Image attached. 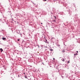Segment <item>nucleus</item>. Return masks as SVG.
<instances>
[{
  "instance_id": "f257e3e1",
  "label": "nucleus",
  "mask_w": 80,
  "mask_h": 80,
  "mask_svg": "<svg viewBox=\"0 0 80 80\" xmlns=\"http://www.w3.org/2000/svg\"><path fill=\"white\" fill-rule=\"evenodd\" d=\"M2 40H6V38H2Z\"/></svg>"
},
{
  "instance_id": "f03ea898",
  "label": "nucleus",
  "mask_w": 80,
  "mask_h": 80,
  "mask_svg": "<svg viewBox=\"0 0 80 80\" xmlns=\"http://www.w3.org/2000/svg\"><path fill=\"white\" fill-rule=\"evenodd\" d=\"M65 52V51L64 50H63L62 51V53H64Z\"/></svg>"
},
{
  "instance_id": "6e6552de",
  "label": "nucleus",
  "mask_w": 80,
  "mask_h": 80,
  "mask_svg": "<svg viewBox=\"0 0 80 80\" xmlns=\"http://www.w3.org/2000/svg\"><path fill=\"white\" fill-rule=\"evenodd\" d=\"M38 48H40V46H39V45H38Z\"/></svg>"
},
{
  "instance_id": "4468645a",
  "label": "nucleus",
  "mask_w": 80,
  "mask_h": 80,
  "mask_svg": "<svg viewBox=\"0 0 80 80\" xmlns=\"http://www.w3.org/2000/svg\"><path fill=\"white\" fill-rule=\"evenodd\" d=\"M41 24H43V23H41Z\"/></svg>"
},
{
  "instance_id": "7ed1b4c3",
  "label": "nucleus",
  "mask_w": 80,
  "mask_h": 80,
  "mask_svg": "<svg viewBox=\"0 0 80 80\" xmlns=\"http://www.w3.org/2000/svg\"><path fill=\"white\" fill-rule=\"evenodd\" d=\"M0 50H1V52H2V51H3V49H2V48L0 49Z\"/></svg>"
},
{
  "instance_id": "9d476101",
  "label": "nucleus",
  "mask_w": 80,
  "mask_h": 80,
  "mask_svg": "<svg viewBox=\"0 0 80 80\" xmlns=\"http://www.w3.org/2000/svg\"><path fill=\"white\" fill-rule=\"evenodd\" d=\"M68 63H70V61H68Z\"/></svg>"
},
{
  "instance_id": "1a4fd4ad",
  "label": "nucleus",
  "mask_w": 80,
  "mask_h": 80,
  "mask_svg": "<svg viewBox=\"0 0 80 80\" xmlns=\"http://www.w3.org/2000/svg\"><path fill=\"white\" fill-rule=\"evenodd\" d=\"M50 51H53V49H50Z\"/></svg>"
},
{
  "instance_id": "9b49d317",
  "label": "nucleus",
  "mask_w": 80,
  "mask_h": 80,
  "mask_svg": "<svg viewBox=\"0 0 80 80\" xmlns=\"http://www.w3.org/2000/svg\"><path fill=\"white\" fill-rule=\"evenodd\" d=\"M18 41H20V40L19 39H18Z\"/></svg>"
},
{
  "instance_id": "ddd939ff",
  "label": "nucleus",
  "mask_w": 80,
  "mask_h": 80,
  "mask_svg": "<svg viewBox=\"0 0 80 80\" xmlns=\"http://www.w3.org/2000/svg\"><path fill=\"white\" fill-rule=\"evenodd\" d=\"M55 58H53V60H55Z\"/></svg>"
},
{
  "instance_id": "39448f33",
  "label": "nucleus",
  "mask_w": 80,
  "mask_h": 80,
  "mask_svg": "<svg viewBox=\"0 0 80 80\" xmlns=\"http://www.w3.org/2000/svg\"><path fill=\"white\" fill-rule=\"evenodd\" d=\"M78 55V54L77 53H76V54H74V55Z\"/></svg>"
},
{
  "instance_id": "20e7f679",
  "label": "nucleus",
  "mask_w": 80,
  "mask_h": 80,
  "mask_svg": "<svg viewBox=\"0 0 80 80\" xmlns=\"http://www.w3.org/2000/svg\"><path fill=\"white\" fill-rule=\"evenodd\" d=\"M62 62H65V59L63 58L62 59Z\"/></svg>"
},
{
  "instance_id": "0eeeda50",
  "label": "nucleus",
  "mask_w": 80,
  "mask_h": 80,
  "mask_svg": "<svg viewBox=\"0 0 80 80\" xmlns=\"http://www.w3.org/2000/svg\"><path fill=\"white\" fill-rule=\"evenodd\" d=\"M43 1L44 2H45V1H47V0H43Z\"/></svg>"
},
{
  "instance_id": "2eb2a0df",
  "label": "nucleus",
  "mask_w": 80,
  "mask_h": 80,
  "mask_svg": "<svg viewBox=\"0 0 80 80\" xmlns=\"http://www.w3.org/2000/svg\"><path fill=\"white\" fill-rule=\"evenodd\" d=\"M55 18H56V17L55 16L54 17Z\"/></svg>"
},
{
  "instance_id": "423d86ee",
  "label": "nucleus",
  "mask_w": 80,
  "mask_h": 80,
  "mask_svg": "<svg viewBox=\"0 0 80 80\" xmlns=\"http://www.w3.org/2000/svg\"><path fill=\"white\" fill-rule=\"evenodd\" d=\"M25 78H27V76H25Z\"/></svg>"
},
{
  "instance_id": "f8f14e48",
  "label": "nucleus",
  "mask_w": 80,
  "mask_h": 80,
  "mask_svg": "<svg viewBox=\"0 0 80 80\" xmlns=\"http://www.w3.org/2000/svg\"><path fill=\"white\" fill-rule=\"evenodd\" d=\"M77 53H78V51H77Z\"/></svg>"
}]
</instances>
